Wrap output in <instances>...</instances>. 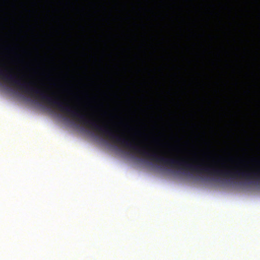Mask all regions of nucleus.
I'll use <instances>...</instances> for the list:
<instances>
[{"mask_svg":"<svg viewBox=\"0 0 260 260\" xmlns=\"http://www.w3.org/2000/svg\"><path fill=\"white\" fill-rule=\"evenodd\" d=\"M70 116L79 122L98 132L101 136L108 138L113 143L119 144L129 150L131 152L138 154L148 160L171 168H176L184 171H190L201 175L206 174L213 177H230L233 179L244 178L247 181L254 180L255 183L260 181V171H244L240 170L232 171L226 169H219L211 166L202 164L194 165L184 159H178L166 157L157 153L147 150L145 147H140L137 144L130 141L129 139L120 135H116L107 125L99 124L96 121L88 119L85 114L70 106Z\"/></svg>","mask_w":260,"mask_h":260,"instance_id":"obj_1","label":"nucleus"}]
</instances>
